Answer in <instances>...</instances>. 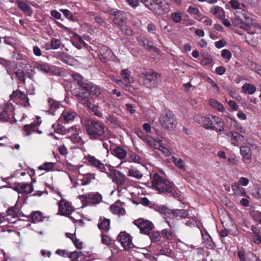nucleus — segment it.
Listing matches in <instances>:
<instances>
[{
    "label": "nucleus",
    "mask_w": 261,
    "mask_h": 261,
    "mask_svg": "<svg viewBox=\"0 0 261 261\" xmlns=\"http://www.w3.org/2000/svg\"><path fill=\"white\" fill-rule=\"evenodd\" d=\"M207 83L211 85V90L214 93L218 94L220 93V88L217 84L211 78L208 77L206 80Z\"/></svg>",
    "instance_id": "58836bf2"
},
{
    "label": "nucleus",
    "mask_w": 261,
    "mask_h": 261,
    "mask_svg": "<svg viewBox=\"0 0 261 261\" xmlns=\"http://www.w3.org/2000/svg\"><path fill=\"white\" fill-rule=\"evenodd\" d=\"M38 124L36 123H32L30 124H27L23 126V134L25 136H30L31 134L36 131V127Z\"/></svg>",
    "instance_id": "c756f323"
},
{
    "label": "nucleus",
    "mask_w": 261,
    "mask_h": 261,
    "mask_svg": "<svg viewBox=\"0 0 261 261\" xmlns=\"http://www.w3.org/2000/svg\"><path fill=\"white\" fill-rule=\"evenodd\" d=\"M141 74L143 78V84L145 87L152 88L158 86L157 80L159 75L157 73L151 70L144 69L141 72Z\"/></svg>",
    "instance_id": "0eeeda50"
},
{
    "label": "nucleus",
    "mask_w": 261,
    "mask_h": 261,
    "mask_svg": "<svg viewBox=\"0 0 261 261\" xmlns=\"http://www.w3.org/2000/svg\"><path fill=\"white\" fill-rule=\"evenodd\" d=\"M109 12L112 15L114 16L113 19L114 23L121 28L122 32L126 35H131L132 33L131 30L125 29L127 20L125 13L115 9H111L109 10Z\"/></svg>",
    "instance_id": "39448f33"
},
{
    "label": "nucleus",
    "mask_w": 261,
    "mask_h": 261,
    "mask_svg": "<svg viewBox=\"0 0 261 261\" xmlns=\"http://www.w3.org/2000/svg\"><path fill=\"white\" fill-rule=\"evenodd\" d=\"M251 240L256 244H261V236L258 233L252 235Z\"/></svg>",
    "instance_id": "680f3d73"
},
{
    "label": "nucleus",
    "mask_w": 261,
    "mask_h": 261,
    "mask_svg": "<svg viewBox=\"0 0 261 261\" xmlns=\"http://www.w3.org/2000/svg\"><path fill=\"white\" fill-rule=\"evenodd\" d=\"M244 17L245 19L246 20V23L244 22L243 21L239 27L240 29H242L245 31H249L250 29V19L251 18H249L246 15L244 14Z\"/></svg>",
    "instance_id": "37998d69"
},
{
    "label": "nucleus",
    "mask_w": 261,
    "mask_h": 261,
    "mask_svg": "<svg viewBox=\"0 0 261 261\" xmlns=\"http://www.w3.org/2000/svg\"><path fill=\"white\" fill-rule=\"evenodd\" d=\"M87 160L89 164L93 166L98 167V160L93 156H88Z\"/></svg>",
    "instance_id": "e2e57ef3"
},
{
    "label": "nucleus",
    "mask_w": 261,
    "mask_h": 261,
    "mask_svg": "<svg viewBox=\"0 0 261 261\" xmlns=\"http://www.w3.org/2000/svg\"><path fill=\"white\" fill-rule=\"evenodd\" d=\"M55 163L53 162H45L38 167L39 170H44L49 172L54 170Z\"/></svg>",
    "instance_id": "e433bc0d"
},
{
    "label": "nucleus",
    "mask_w": 261,
    "mask_h": 261,
    "mask_svg": "<svg viewBox=\"0 0 261 261\" xmlns=\"http://www.w3.org/2000/svg\"><path fill=\"white\" fill-rule=\"evenodd\" d=\"M76 113L70 110H65L62 113L60 120L61 122L68 123L70 121H72L75 118Z\"/></svg>",
    "instance_id": "4be33fe9"
},
{
    "label": "nucleus",
    "mask_w": 261,
    "mask_h": 261,
    "mask_svg": "<svg viewBox=\"0 0 261 261\" xmlns=\"http://www.w3.org/2000/svg\"><path fill=\"white\" fill-rule=\"evenodd\" d=\"M35 67L38 71L45 73L51 71V68L48 63H36Z\"/></svg>",
    "instance_id": "2f4dec72"
},
{
    "label": "nucleus",
    "mask_w": 261,
    "mask_h": 261,
    "mask_svg": "<svg viewBox=\"0 0 261 261\" xmlns=\"http://www.w3.org/2000/svg\"><path fill=\"white\" fill-rule=\"evenodd\" d=\"M0 64L5 66L6 68H11L12 64V62L9 60H7L3 58L0 59Z\"/></svg>",
    "instance_id": "052dcab7"
},
{
    "label": "nucleus",
    "mask_w": 261,
    "mask_h": 261,
    "mask_svg": "<svg viewBox=\"0 0 261 261\" xmlns=\"http://www.w3.org/2000/svg\"><path fill=\"white\" fill-rule=\"evenodd\" d=\"M134 223L138 226L140 231L144 234H149L152 231L154 225L149 221L139 219L134 222Z\"/></svg>",
    "instance_id": "4468645a"
},
{
    "label": "nucleus",
    "mask_w": 261,
    "mask_h": 261,
    "mask_svg": "<svg viewBox=\"0 0 261 261\" xmlns=\"http://www.w3.org/2000/svg\"><path fill=\"white\" fill-rule=\"evenodd\" d=\"M198 121L206 129L215 130L220 133L224 130V123L219 117L209 115L206 117H200Z\"/></svg>",
    "instance_id": "7ed1b4c3"
},
{
    "label": "nucleus",
    "mask_w": 261,
    "mask_h": 261,
    "mask_svg": "<svg viewBox=\"0 0 261 261\" xmlns=\"http://www.w3.org/2000/svg\"><path fill=\"white\" fill-rule=\"evenodd\" d=\"M43 218L42 213L39 211L33 212L32 215L31 219L34 223L42 221Z\"/></svg>",
    "instance_id": "c03bdc74"
},
{
    "label": "nucleus",
    "mask_w": 261,
    "mask_h": 261,
    "mask_svg": "<svg viewBox=\"0 0 261 261\" xmlns=\"http://www.w3.org/2000/svg\"><path fill=\"white\" fill-rule=\"evenodd\" d=\"M201 234L203 239V243L204 246L209 249H213L215 248V245L212 240L211 237L209 235L206 230H201Z\"/></svg>",
    "instance_id": "6ab92c4d"
},
{
    "label": "nucleus",
    "mask_w": 261,
    "mask_h": 261,
    "mask_svg": "<svg viewBox=\"0 0 261 261\" xmlns=\"http://www.w3.org/2000/svg\"><path fill=\"white\" fill-rule=\"evenodd\" d=\"M172 161L174 165L179 169L185 170V167L183 160L180 158H177L175 156L172 157Z\"/></svg>",
    "instance_id": "a19ab883"
},
{
    "label": "nucleus",
    "mask_w": 261,
    "mask_h": 261,
    "mask_svg": "<svg viewBox=\"0 0 261 261\" xmlns=\"http://www.w3.org/2000/svg\"><path fill=\"white\" fill-rule=\"evenodd\" d=\"M18 79L23 84L25 83V75L24 71L21 69H18L15 72Z\"/></svg>",
    "instance_id": "603ef678"
},
{
    "label": "nucleus",
    "mask_w": 261,
    "mask_h": 261,
    "mask_svg": "<svg viewBox=\"0 0 261 261\" xmlns=\"http://www.w3.org/2000/svg\"><path fill=\"white\" fill-rule=\"evenodd\" d=\"M79 198L82 201L83 206L96 204L98 203V192L81 195L79 196Z\"/></svg>",
    "instance_id": "ddd939ff"
},
{
    "label": "nucleus",
    "mask_w": 261,
    "mask_h": 261,
    "mask_svg": "<svg viewBox=\"0 0 261 261\" xmlns=\"http://www.w3.org/2000/svg\"><path fill=\"white\" fill-rule=\"evenodd\" d=\"M19 211V209L18 207L15 205L13 206L9 207L7 210L6 213H7L8 215L11 216L13 217H16L18 216Z\"/></svg>",
    "instance_id": "79ce46f5"
},
{
    "label": "nucleus",
    "mask_w": 261,
    "mask_h": 261,
    "mask_svg": "<svg viewBox=\"0 0 261 261\" xmlns=\"http://www.w3.org/2000/svg\"><path fill=\"white\" fill-rule=\"evenodd\" d=\"M160 122L164 128L168 130L175 129L177 124L175 116L169 110H165L162 113Z\"/></svg>",
    "instance_id": "423d86ee"
},
{
    "label": "nucleus",
    "mask_w": 261,
    "mask_h": 261,
    "mask_svg": "<svg viewBox=\"0 0 261 261\" xmlns=\"http://www.w3.org/2000/svg\"><path fill=\"white\" fill-rule=\"evenodd\" d=\"M16 3L18 7L27 15L31 16L33 13V10L31 7H30L26 3L17 1Z\"/></svg>",
    "instance_id": "b1692460"
},
{
    "label": "nucleus",
    "mask_w": 261,
    "mask_h": 261,
    "mask_svg": "<svg viewBox=\"0 0 261 261\" xmlns=\"http://www.w3.org/2000/svg\"><path fill=\"white\" fill-rule=\"evenodd\" d=\"M151 183L152 189L159 194H169L175 198L178 197L175 185L168 179L155 173L151 178Z\"/></svg>",
    "instance_id": "f03ea898"
},
{
    "label": "nucleus",
    "mask_w": 261,
    "mask_h": 261,
    "mask_svg": "<svg viewBox=\"0 0 261 261\" xmlns=\"http://www.w3.org/2000/svg\"><path fill=\"white\" fill-rule=\"evenodd\" d=\"M242 89L245 93L250 95L254 93L256 90V87L253 85L247 83L243 85Z\"/></svg>",
    "instance_id": "473e14b6"
},
{
    "label": "nucleus",
    "mask_w": 261,
    "mask_h": 261,
    "mask_svg": "<svg viewBox=\"0 0 261 261\" xmlns=\"http://www.w3.org/2000/svg\"><path fill=\"white\" fill-rule=\"evenodd\" d=\"M110 209L112 213L114 214L120 216L124 215L125 214L123 203L118 201L111 206Z\"/></svg>",
    "instance_id": "aec40b11"
},
{
    "label": "nucleus",
    "mask_w": 261,
    "mask_h": 261,
    "mask_svg": "<svg viewBox=\"0 0 261 261\" xmlns=\"http://www.w3.org/2000/svg\"><path fill=\"white\" fill-rule=\"evenodd\" d=\"M229 4L233 9L242 10L243 8H245V6L243 4L239 3L238 0H230Z\"/></svg>",
    "instance_id": "49530a36"
},
{
    "label": "nucleus",
    "mask_w": 261,
    "mask_h": 261,
    "mask_svg": "<svg viewBox=\"0 0 261 261\" xmlns=\"http://www.w3.org/2000/svg\"><path fill=\"white\" fill-rule=\"evenodd\" d=\"M163 141H160L159 145H158V147L156 149H159L166 156H169L171 154V152L170 150L166 147L163 146Z\"/></svg>",
    "instance_id": "3c124183"
},
{
    "label": "nucleus",
    "mask_w": 261,
    "mask_h": 261,
    "mask_svg": "<svg viewBox=\"0 0 261 261\" xmlns=\"http://www.w3.org/2000/svg\"><path fill=\"white\" fill-rule=\"evenodd\" d=\"M14 117V113L9 108H5L0 113V120L3 121L12 122V119Z\"/></svg>",
    "instance_id": "412c9836"
},
{
    "label": "nucleus",
    "mask_w": 261,
    "mask_h": 261,
    "mask_svg": "<svg viewBox=\"0 0 261 261\" xmlns=\"http://www.w3.org/2000/svg\"><path fill=\"white\" fill-rule=\"evenodd\" d=\"M161 233L164 238L168 240H172L174 237L173 232L167 229L162 230Z\"/></svg>",
    "instance_id": "864d4df0"
},
{
    "label": "nucleus",
    "mask_w": 261,
    "mask_h": 261,
    "mask_svg": "<svg viewBox=\"0 0 261 261\" xmlns=\"http://www.w3.org/2000/svg\"><path fill=\"white\" fill-rule=\"evenodd\" d=\"M101 237V243L102 244L109 246L111 243V238L107 235L105 234L103 232H102L100 234Z\"/></svg>",
    "instance_id": "4d7b16f0"
},
{
    "label": "nucleus",
    "mask_w": 261,
    "mask_h": 261,
    "mask_svg": "<svg viewBox=\"0 0 261 261\" xmlns=\"http://www.w3.org/2000/svg\"><path fill=\"white\" fill-rule=\"evenodd\" d=\"M221 56L228 61L231 58L232 54L228 49H224L221 51Z\"/></svg>",
    "instance_id": "bf43d9fd"
},
{
    "label": "nucleus",
    "mask_w": 261,
    "mask_h": 261,
    "mask_svg": "<svg viewBox=\"0 0 261 261\" xmlns=\"http://www.w3.org/2000/svg\"><path fill=\"white\" fill-rule=\"evenodd\" d=\"M74 81L80 87V91L76 93L75 96L78 98L79 101L82 105L91 109L96 116H98V107L93 105L87 97L89 95L90 92H92L93 86L91 83H88L87 81L77 73H74L71 75Z\"/></svg>",
    "instance_id": "f257e3e1"
},
{
    "label": "nucleus",
    "mask_w": 261,
    "mask_h": 261,
    "mask_svg": "<svg viewBox=\"0 0 261 261\" xmlns=\"http://www.w3.org/2000/svg\"><path fill=\"white\" fill-rule=\"evenodd\" d=\"M187 12L190 14H192V15H197V14H198L199 13V10L195 8V7H192V6H190L188 10H187Z\"/></svg>",
    "instance_id": "774afa93"
},
{
    "label": "nucleus",
    "mask_w": 261,
    "mask_h": 261,
    "mask_svg": "<svg viewBox=\"0 0 261 261\" xmlns=\"http://www.w3.org/2000/svg\"><path fill=\"white\" fill-rule=\"evenodd\" d=\"M138 41L139 44L143 46L145 48L148 49V48H153V50H155L156 51H157V48H154L151 46H150L148 43V41L147 39L143 37H140L138 39Z\"/></svg>",
    "instance_id": "09e8293b"
},
{
    "label": "nucleus",
    "mask_w": 261,
    "mask_h": 261,
    "mask_svg": "<svg viewBox=\"0 0 261 261\" xmlns=\"http://www.w3.org/2000/svg\"><path fill=\"white\" fill-rule=\"evenodd\" d=\"M82 252L80 251L69 252L68 257L71 261H81L80 258L82 257Z\"/></svg>",
    "instance_id": "a18cd8bd"
},
{
    "label": "nucleus",
    "mask_w": 261,
    "mask_h": 261,
    "mask_svg": "<svg viewBox=\"0 0 261 261\" xmlns=\"http://www.w3.org/2000/svg\"><path fill=\"white\" fill-rule=\"evenodd\" d=\"M118 240L125 250H128L134 246L131 237L125 232H120L118 236Z\"/></svg>",
    "instance_id": "dca6fc26"
},
{
    "label": "nucleus",
    "mask_w": 261,
    "mask_h": 261,
    "mask_svg": "<svg viewBox=\"0 0 261 261\" xmlns=\"http://www.w3.org/2000/svg\"><path fill=\"white\" fill-rule=\"evenodd\" d=\"M140 135H139V137L150 147L154 148H157L158 145L159 144L160 141H164V139L163 138H161V139H158L157 140H155L149 136H145L143 134L142 132H140Z\"/></svg>",
    "instance_id": "a211bd4d"
},
{
    "label": "nucleus",
    "mask_w": 261,
    "mask_h": 261,
    "mask_svg": "<svg viewBox=\"0 0 261 261\" xmlns=\"http://www.w3.org/2000/svg\"><path fill=\"white\" fill-rule=\"evenodd\" d=\"M70 236V234H69L68 233H66V236L67 237L70 238L72 240L75 246L78 249H82V247H83L82 243L81 242H80L79 240H78L77 239H76L75 238H71Z\"/></svg>",
    "instance_id": "13d9d810"
},
{
    "label": "nucleus",
    "mask_w": 261,
    "mask_h": 261,
    "mask_svg": "<svg viewBox=\"0 0 261 261\" xmlns=\"http://www.w3.org/2000/svg\"><path fill=\"white\" fill-rule=\"evenodd\" d=\"M227 161L231 165H239L240 161L238 157L229 158Z\"/></svg>",
    "instance_id": "0e129e2a"
},
{
    "label": "nucleus",
    "mask_w": 261,
    "mask_h": 261,
    "mask_svg": "<svg viewBox=\"0 0 261 261\" xmlns=\"http://www.w3.org/2000/svg\"><path fill=\"white\" fill-rule=\"evenodd\" d=\"M86 130L90 138L96 139L98 137V122L96 121L87 120L85 123Z\"/></svg>",
    "instance_id": "f8f14e48"
},
{
    "label": "nucleus",
    "mask_w": 261,
    "mask_h": 261,
    "mask_svg": "<svg viewBox=\"0 0 261 261\" xmlns=\"http://www.w3.org/2000/svg\"><path fill=\"white\" fill-rule=\"evenodd\" d=\"M71 141L75 144H78L82 145L84 143L81 138L77 134H74L72 136L70 137Z\"/></svg>",
    "instance_id": "5fc2aeb1"
},
{
    "label": "nucleus",
    "mask_w": 261,
    "mask_h": 261,
    "mask_svg": "<svg viewBox=\"0 0 261 261\" xmlns=\"http://www.w3.org/2000/svg\"><path fill=\"white\" fill-rule=\"evenodd\" d=\"M14 190L19 193L28 194L31 193L34 190L32 183L20 182L14 186Z\"/></svg>",
    "instance_id": "2eb2a0df"
},
{
    "label": "nucleus",
    "mask_w": 261,
    "mask_h": 261,
    "mask_svg": "<svg viewBox=\"0 0 261 261\" xmlns=\"http://www.w3.org/2000/svg\"><path fill=\"white\" fill-rule=\"evenodd\" d=\"M52 127L54 128L56 133L61 134H65L66 133L69 132L74 129V127H71L67 130L64 126L59 124L57 125L54 124L52 125Z\"/></svg>",
    "instance_id": "7c9ffc66"
},
{
    "label": "nucleus",
    "mask_w": 261,
    "mask_h": 261,
    "mask_svg": "<svg viewBox=\"0 0 261 261\" xmlns=\"http://www.w3.org/2000/svg\"><path fill=\"white\" fill-rule=\"evenodd\" d=\"M225 134L228 137L230 143L235 146L246 144V142L248 140L245 139L243 135L236 131H231L230 133Z\"/></svg>",
    "instance_id": "9b49d317"
},
{
    "label": "nucleus",
    "mask_w": 261,
    "mask_h": 261,
    "mask_svg": "<svg viewBox=\"0 0 261 261\" xmlns=\"http://www.w3.org/2000/svg\"><path fill=\"white\" fill-rule=\"evenodd\" d=\"M11 99L13 97H17L18 98L23 99L27 102L29 101V99L25 94V93L23 92H21L20 90H16L12 92V93L10 95Z\"/></svg>",
    "instance_id": "f704fd0d"
},
{
    "label": "nucleus",
    "mask_w": 261,
    "mask_h": 261,
    "mask_svg": "<svg viewBox=\"0 0 261 261\" xmlns=\"http://www.w3.org/2000/svg\"><path fill=\"white\" fill-rule=\"evenodd\" d=\"M100 55H99V60L103 62H105L107 60L112 59L114 55L112 50L105 45L100 47Z\"/></svg>",
    "instance_id": "f3484780"
},
{
    "label": "nucleus",
    "mask_w": 261,
    "mask_h": 261,
    "mask_svg": "<svg viewBox=\"0 0 261 261\" xmlns=\"http://www.w3.org/2000/svg\"><path fill=\"white\" fill-rule=\"evenodd\" d=\"M210 12L214 15H215L219 19H222L225 16L224 10L218 6H215L211 8Z\"/></svg>",
    "instance_id": "a878e982"
},
{
    "label": "nucleus",
    "mask_w": 261,
    "mask_h": 261,
    "mask_svg": "<svg viewBox=\"0 0 261 261\" xmlns=\"http://www.w3.org/2000/svg\"><path fill=\"white\" fill-rule=\"evenodd\" d=\"M59 207L58 213L62 216H68L73 222H76V220L71 216H69L72 212H74V209L71 205L70 202L64 198L61 199L58 202Z\"/></svg>",
    "instance_id": "1a4fd4ad"
},
{
    "label": "nucleus",
    "mask_w": 261,
    "mask_h": 261,
    "mask_svg": "<svg viewBox=\"0 0 261 261\" xmlns=\"http://www.w3.org/2000/svg\"><path fill=\"white\" fill-rule=\"evenodd\" d=\"M128 158L131 162L136 163H141L142 160L141 156L133 151L128 152Z\"/></svg>",
    "instance_id": "ea45409f"
},
{
    "label": "nucleus",
    "mask_w": 261,
    "mask_h": 261,
    "mask_svg": "<svg viewBox=\"0 0 261 261\" xmlns=\"http://www.w3.org/2000/svg\"><path fill=\"white\" fill-rule=\"evenodd\" d=\"M61 41L60 39L53 38L50 42V47L53 49H56L60 47Z\"/></svg>",
    "instance_id": "6e6d98bb"
},
{
    "label": "nucleus",
    "mask_w": 261,
    "mask_h": 261,
    "mask_svg": "<svg viewBox=\"0 0 261 261\" xmlns=\"http://www.w3.org/2000/svg\"><path fill=\"white\" fill-rule=\"evenodd\" d=\"M72 43L78 49H81L83 46L88 47L87 44L85 42L82 37L80 36H76L72 40Z\"/></svg>",
    "instance_id": "c85d7f7f"
},
{
    "label": "nucleus",
    "mask_w": 261,
    "mask_h": 261,
    "mask_svg": "<svg viewBox=\"0 0 261 261\" xmlns=\"http://www.w3.org/2000/svg\"><path fill=\"white\" fill-rule=\"evenodd\" d=\"M147 8L158 15H163L168 11L169 4L161 0H152Z\"/></svg>",
    "instance_id": "6e6552de"
},
{
    "label": "nucleus",
    "mask_w": 261,
    "mask_h": 261,
    "mask_svg": "<svg viewBox=\"0 0 261 261\" xmlns=\"http://www.w3.org/2000/svg\"><path fill=\"white\" fill-rule=\"evenodd\" d=\"M249 146L254 147V145L252 144L249 140L246 142V144H243L240 147V153L242 156L243 161L245 164H249L250 162L252 152Z\"/></svg>",
    "instance_id": "9d476101"
},
{
    "label": "nucleus",
    "mask_w": 261,
    "mask_h": 261,
    "mask_svg": "<svg viewBox=\"0 0 261 261\" xmlns=\"http://www.w3.org/2000/svg\"><path fill=\"white\" fill-rule=\"evenodd\" d=\"M158 211L161 214L166 216V219H167V222L170 228L173 227L174 226L170 224L169 221L167 219V218H169L170 219L177 218L178 217L181 219L186 218H189L188 211L187 210H175L173 211L165 206H162L159 207Z\"/></svg>",
    "instance_id": "20e7f679"
},
{
    "label": "nucleus",
    "mask_w": 261,
    "mask_h": 261,
    "mask_svg": "<svg viewBox=\"0 0 261 261\" xmlns=\"http://www.w3.org/2000/svg\"><path fill=\"white\" fill-rule=\"evenodd\" d=\"M113 154L119 159H125L127 155V152L121 147H117L113 150Z\"/></svg>",
    "instance_id": "cd10ccee"
},
{
    "label": "nucleus",
    "mask_w": 261,
    "mask_h": 261,
    "mask_svg": "<svg viewBox=\"0 0 261 261\" xmlns=\"http://www.w3.org/2000/svg\"><path fill=\"white\" fill-rule=\"evenodd\" d=\"M128 175L135 177L137 179H140L142 177V174L141 172L135 168H131L128 170Z\"/></svg>",
    "instance_id": "de8ad7c7"
},
{
    "label": "nucleus",
    "mask_w": 261,
    "mask_h": 261,
    "mask_svg": "<svg viewBox=\"0 0 261 261\" xmlns=\"http://www.w3.org/2000/svg\"><path fill=\"white\" fill-rule=\"evenodd\" d=\"M170 17L175 23H179L181 20L182 13L179 12H172Z\"/></svg>",
    "instance_id": "8fccbe9b"
},
{
    "label": "nucleus",
    "mask_w": 261,
    "mask_h": 261,
    "mask_svg": "<svg viewBox=\"0 0 261 261\" xmlns=\"http://www.w3.org/2000/svg\"><path fill=\"white\" fill-rule=\"evenodd\" d=\"M56 253L61 256L68 257L69 252L66 250L58 249L56 251Z\"/></svg>",
    "instance_id": "338daca9"
},
{
    "label": "nucleus",
    "mask_w": 261,
    "mask_h": 261,
    "mask_svg": "<svg viewBox=\"0 0 261 261\" xmlns=\"http://www.w3.org/2000/svg\"><path fill=\"white\" fill-rule=\"evenodd\" d=\"M231 188L235 194L243 197L247 196L244 189L243 188L238 182H235L233 183L231 186Z\"/></svg>",
    "instance_id": "393cba45"
},
{
    "label": "nucleus",
    "mask_w": 261,
    "mask_h": 261,
    "mask_svg": "<svg viewBox=\"0 0 261 261\" xmlns=\"http://www.w3.org/2000/svg\"><path fill=\"white\" fill-rule=\"evenodd\" d=\"M110 220L108 219L100 218V222L99 223V229L106 232L110 229Z\"/></svg>",
    "instance_id": "72a5a7b5"
},
{
    "label": "nucleus",
    "mask_w": 261,
    "mask_h": 261,
    "mask_svg": "<svg viewBox=\"0 0 261 261\" xmlns=\"http://www.w3.org/2000/svg\"><path fill=\"white\" fill-rule=\"evenodd\" d=\"M125 1L130 7L133 8H136L139 5L138 0H125Z\"/></svg>",
    "instance_id": "69168bd1"
},
{
    "label": "nucleus",
    "mask_w": 261,
    "mask_h": 261,
    "mask_svg": "<svg viewBox=\"0 0 261 261\" xmlns=\"http://www.w3.org/2000/svg\"><path fill=\"white\" fill-rule=\"evenodd\" d=\"M120 74L125 83L132 84L134 82L133 77L130 75V71L127 69H122Z\"/></svg>",
    "instance_id": "bb28decb"
},
{
    "label": "nucleus",
    "mask_w": 261,
    "mask_h": 261,
    "mask_svg": "<svg viewBox=\"0 0 261 261\" xmlns=\"http://www.w3.org/2000/svg\"><path fill=\"white\" fill-rule=\"evenodd\" d=\"M209 103L212 107L220 112H222L224 111L223 106L215 99H211L209 101Z\"/></svg>",
    "instance_id": "c9c22d12"
},
{
    "label": "nucleus",
    "mask_w": 261,
    "mask_h": 261,
    "mask_svg": "<svg viewBox=\"0 0 261 261\" xmlns=\"http://www.w3.org/2000/svg\"><path fill=\"white\" fill-rule=\"evenodd\" d=\"M48 102L49 103L50 109L49 110L46 111V112L48 114L54 115V110L58 109L60 107L61 105V102L60 101H56L51 98L48 99Z\"/></svg>",
    "instance_id": "5701e85b"
},
{
    "label": "nucleus",
    "mask_w": 261,
    "mask_h": 261,
    "mask_svg": "<svg viewBox=\"0 0 261 261\" xmlns=\"http://www.w3.org/2000/svg\"><path fill=\"white\" fill-rule=\"evenodd\" d=\"M95 174L92 173H88L85 175L82 179V185H86L90 184L93 180L95 178Z\"/></svg>",
    "instance_id": "4c0bfd02"
}]
</instances>
